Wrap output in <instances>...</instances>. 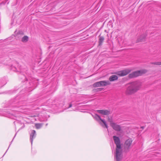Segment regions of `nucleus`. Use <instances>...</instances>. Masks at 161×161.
<instances>
[{
  "label": "nucleus",
  "instance_id": "f257e3e1",
  "mask_svg": "<svg viewBox=\"0 0 161 161\" xmlns=\"http://www.w3.org/2000/svg\"><path fill=\"white\" fill-rule=\"evenodd\" d=\"M142 83L139 81H134L130 83L125 91L127 95H131L135 93L141 88Z\"/></svg>",
  "mask_w": 161,
  "mask_h": 161
},
{
  "label": "nucleus",
  "instance_id": "f03ea898",
  "mask_svg": "<svg viewBox=\"0 0 161 161\" xmlns=\"http://www.w3.org/2000/svg\"><path fill=\"white\" fill-rule=\"evenodd\" d=\"M113 138L116 146L115 153V158L116 161H120L122 158V149L119 138L116 136H114Z\"/></svg>",
  "mask_w": 161,
  "mask_h": 161
},
{
  "label": "nucleus",
  "instance_id": "7ed1b4c3",
  "mask_svg": "<svg viewBox=\"0 0 161 161\" xmlns=\"http://www.w3.org/2000/svg\"><path fill=\"white\" fill-rule=\"evenodd\" d=\"M147 72V71L145 69L138 70L133 72L130 74L129 75V76L130 78L140 76L146 73Z\"/></svg>",
  "mask_w": 161,
  "mask_h": 161
},
{
  "label": "nucleus",
  "instance_id": "20e7f679",
  "mask_svg": "<svg viewBox=\"0 0 161 161\" xmlns=\"http://www.w3.org/2000/svg\"><path fill=\"white\" fill-rule=\"evenodd\" d=\"M110 84V83L109 81L103 80L95 83L93 84V86L95 87L104 86Z\"/></svg>",
  "mask_w": 161,
  "mask_h": 161
},
{
  "label": "nucleus",
  "instance_id": "39448f33",
  "mask_svg": "<svg viewBox=\"0 0 161 161\" xmlns=\"http://www.w3.org/2000/svg\"><path fill=\"white\" fill-rule=\"evenodd\" d=\"M132 140L131 139H128L126 141L125 144V151L126 152L129 151L132 147Z\"/></svg>",
  "mask_w": 161,
  "mask_h": 161
},
{
  "label": "nucleus",
  "instance_id": "423d86ee",
  "mask_svg": "<svg viewBox=\"0 0 161 161\" xmlns=\"http://www.w3.org/2000/svg\"><path fill=\"white\" fill-rule=\"evenodd\" d=\"M95 118L99 122L100 125L103 127H104V126H105L106 128H108V126L106 124V122L104 120L102 119L99 115L96 114Z\"/></svg>",
  "mask_w": 161,
  "mask_h": 161
},
{
  "label": "nucleus",
  "instance_id": "0eeeda50",
  "mask_svg": "<svg viewBox=\"0 0 161 161\" xmlns=\"http://www.w3.org/2000/svg\"><path fill=\"white\" fill-rule=\"evenodd\" d=\"M131 70L129 69H127L119 71L118 72L117 74L120 76H124L127 75L130 71Z\"/></svg>",
  "mask_w": 161,
  "mask_h": 161
},
{
  "label": "nucleus",
  "instance_id": "6e6552de",
  "mask_svg": "<svg viewBox=\"0 0 161 161\" xmlns=\"http://www.w3.org/2000/svg\"><path fill=\"white\" fill-rule=\"evenodd\" d=\"M147 35V33H145L140 36L136 40V42H144L145 40Z\"/></svg>",
  "mask_w": 161,
  "mask_h": 161
},
{
  "label": "nucleus",
  "instance_id": "1a4fd4ad",
  "mask_svg": "<svg viewBox=\"0 0 161 161\" xmlns=\"http://www.w3.org/2000/svg\"><path fill=\"white\" fill-rule=\"evenodd\" d=\"M111 126L114 130L116 131H119L121 130V128L120 125H117L114 123L112 124Z\"/></svg>",
  "mask_w": 161,
  "mask_h": 161
},
{
  "label": "nucleus",
  "instance_id": "9d476101",
  "mask_svg": "<svg viewBox=\"0 0 161 161\" xmlns=\"http://www.w3.org/2000/svg\"><path fill=\"white\" fill-rule=\"evenodd\" d=\"M97 112L104 115H108L111 114L110 111L107 110H98Z\"/></svg>",
  "mask_w": 161,
  "mask_h": 161
},
{
  "label": "nucleus",
  "instance_id": "9b49d317",
  "mask_svg": "<svg viewBox=\"0 0 161 161\" xmlns=\"http://www.w3.org/2000/svg\"><path fill=\"white\" fill-rule=\"evenodd\" d=\"M118 76L116 75H112L109 78V80L110 81H113L116 80L118 79Z\"/></svg>",
  "mask_w": 161,
  "mask_h": 161
},
{
  "label": "nucleus",
  "instance_id": "f8f14e48",
  "mask_svg": "<svg viewBox=\"0 0 161 161\" xmlns=\"http://www.w3.org/2000/svg\"><path fill=\"white\" fill-rule=\"evenodd\" d=\"M99 45L101 46L104 40V38L103 36H101L100 35L99 36Z\"/></svg>",
  "mask_w": 161,
  "mask_h": 161
},
{
  "label": "nucleus",
  "instance_id": "ddd939ff",
  "mask_svg": "<svg viewBox=\"0 0 161 161\" xmlns=\"http://www.w3.org/2000/svg\"><path fill=\"white\" fill-rule=\"evenodd\" d=\"M36 133V131L34 130H33L32 132L30 134V140H31V143H32V141H33V138L35 134Z\"/></svg>",
  "mask_w": 161,
  "mask_h": 161
},
{
  "label": "nucleus",
  "instance_id": "4468645a",
  "mask_svg": "<svg viewBox=\"0 0 161 161\" xmlns=\"http://www.w3.org/2000/svg\"><path fill=\"white\" fill-rule=\"evenodd\" d=\"M28 37L27 36H25L22 37L21 41L23 42H26L28 41Z\"/></svg>",
  "mask_w": 161,
  "mask_h": 161
},
{
  "label": "nucleus",
  "instance_id": "2eb2a0df",
  "mask_svg": "<svg viewBox=\"0 0 161 161\" xmlns=\"http://www.w3.org/2000/svg\"><path fill=\"white\" fill-rule=\"evenodd\" d=\"M108 122H109L110 123V125H112V124H113L114 123L113 122V119L112 117L110 118L109 116L108 117Z\"/></svg>",
  "mask_w": 161,
  "mask_h": 161
},
{
  "label": "nucleus",
  "instance_id": "dca6fc26",
  "mask_svg": "<svg viewBox=\"0 0 161 161\" xmlns=\"http://www.w3.org/2000/svg\"><path fill=\"white\" fill-rule=\"evenodd\" d=\"M150 64H153L160 65H161V62H151L150 63Z\"/></svg>",
  "mask_w": 161,
  "mask_h": 161
},
{
  "label": "nucleus",
  "instance_id": "f3484780",
  "mask_svg": "<svg viewBox=\"0 0 161 161\" xmlns=\"http://www.w3.org/2000/svg\"><path fill=\"white\" fill-rule=\"evenodd\" d=\"M35 126L37 129L40 128L42 126V125L40 124H35Z\"/></svg>",
  "mask_w": 161,
  "mask_h": 161
},
{
  "label": "nucleus",
  "instance_id": "a211bd4d",
  "mask_svg": "<svg viewBox=\"0 0 161 161\" xmlns=\"http://www.w3.org/2000/svg\"><path fill=\"white\" fill-rule=\"evenodd\" d=\"M17 34L23 35L24 34V33L22 31H19L17 33Z\"/></svg>",
  "mask_w": 161,
  "mask_h": 161
},
{
  "label": "nucleus",
  "instance_id": "6ab92c4d",
  "mask_svg": "<svg viewBox=\"0 0 161 161\" xmlns=\"http://www.w3.org/2000/svg\"><path fill=\"white\" fill-rule=\"evenodd\" d=\"M72 104L70 103L69 104V107L68 108H71V107H72Z\"/></svg>",
  "mask_w": 161,
  "mask_h": 161
},
{
  "label": "nucleus",
  "instance_id": "aec40b11",
  "mask_svg": "<svg viewBox=\"0 0 161 161\" xmlns=\"http://www.w3.org/2000/svg\"><path fill=\"white\" fill-rule=\"evenodd\" d=\"M141 128H142V129H144V127L143 126H142V127H141Z\"/></svg>",
  "mask_w": 161,
  "mask_h": 161
},
{
  "label": "nucleus",
  "instance_id": "412c9836",
  "mask_svg": "<svg viewBox=\"0 0 161 161\" xmlns=\"http://www.w3.org/2000/svg\"><path fill=\"white\" fill-rule=\"evenodd\" d=\"M102 89V88H100V89H99L98 90H100V89Z\"/></svg>",
  "mask_w": 161,
  "mask_h": 161
}]
</instances>
